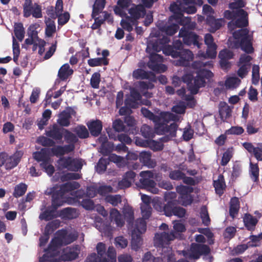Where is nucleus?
<instances>
[{"label":"nucleus","instance_id":"nucleus-1","mask_svg":"<svg viewBox=\"0 0 262 262\" xmlns=\"http://www.w3.org/2000/svg\"><path fill=\"white\" fill-rule=\"evenodd\" d=\"M213 76L210 70L201 69L197 71L195 77L192 74H186L182 76V79L184 83L187 84L190 93L195 95L200 88L205 87L207 83L211 82Z\"/></svg>","mask_w":262,"mask_h":262},{"label":"nucleus","instance_id":"nucleus-2","mask_svg":"<svg viewBox=\"0 0 262 262\" xmlns=\"http://www.w3.org/2000/svg\"><path fill=\"white\" fill-rule=\"evenodd\" d=\"M178 128V125L176 122L171 123L169 125L162 122L156 125L155 130L158 135H166L162 137L160 140L163 142H167L171 140L173 137H176Z\"/></svg>","mask_w":262,"mask_h":262},{"label":"nucleus","instance_id":"nucleus-3","mask_svg":"<svg viewBox=\"0 0 262 262\" xmlns=\"http://www.w3.org/2000/svg\"><path fill=\"white\" fill-rule=\"evenodd\" d=\"M249 31L247 29H241L235 31L234 34L235 38H241L240 47L241 49L247 54H252L254 51L253 47L252 39L248 35Z\"/></svg>","mask_w":262,"mask_h":262},{"label":"nucleus","instance_id":"nucleus-4","mask_svg":"<svg viewBox=\"0 0 262 262\" xmlns=\"http://www.w3.org/2000/svg\"><path fill=\"white\" fill-rule=\"evenodd\" d=\"M176 191L180 196L179 199L184 206L191 205L193 201V197L191 193L193 191L192 187L180 185L177 186Z\"/></svg>","mask_w":262,"mask_h":262},{"label":"nucleus","instance_id":"nucleus-5","mask_svg":"<svg viewBox=\"0 0 262 262\" xmlns=\"http://www.w3.org/2000/svg\"><path fill=\"white\" fill-rule=\"evenodd\" d=\"M57 162L62 169H67L72 171L77 172L82 167V164L79 159L71 157H61Z\"/></svg>","mask_w":262,"mask_h":262},{"label":"nucleus","instance_id":"nucleus-6","mask_svg":"<svg viewBox=\"0 0 262 262\" xmlns=\"http://www.w3.org/2000/svg\"><path fill=\"white\" fill-rule=\"evenodd\" d=\"M179 36L183 38L184 44L187 46L193 45L201 48L202 43L199 42L200 36L194 32L189 31L185 27H183L179 31Z\"/></svg>","mask_w":262,"mask_h":262},{"label":"nucleus","instance_id":"nucleus-7","mask_svg":"<svg viewBox=\"0 0 262 262\" xmlns=\"http://www.w3.org/2000/svg\"><path fill=\"white\" fill-rule=\"evenodd\" d=\"M163 60L162 56L157 53H151L147 63L148 67L157 73L164 72L167 70V67L166 65L162 63Z\"/></svg>","mask_w":262,"mask_h":262},{"label":"nucleus","instance_id":"nucleus-8","mask_svg":"<svg viewBox=\"0 0 262 262\" xmlns=\"http://www.w3.org/2000/svg\"><path fill=\"white\" fill-rule=\"evenodd\" d=\"M210 252L211 249L207 245L192 243L190 249V257L194 259H198L202 255H208Z\"/></svg>","mask_w":262,"mask_h":262},{"label":"nucleus","instance_id":"nucleus-9","mask_svg":"<svg viewBox=\"0 0 262 262\" xmlns=\"http://www.w3.org/2000/svg\"><path fill=\"white\" fill-rule=\"evenodd\" d=\"M128 13L130 16L127 17L128 19L133 23V25H135L137 20L145 16L146 11L145 8L142 4H133L128 10Z\"/></svg>","mask_w":262,"mask_h":262},{"label":"nucleus","instance_id":"nucleus-10","mask_svg":"<svg viewBox=\"0 0 262 262\" xmlns=\"http://www.w3.org/2000/svg\"><path fill=\"white\" fill-rule=\"evenodd\" d=\"M140 176L141 177L139 180L140 187L141 188L150 190L155 187L156 183L151 179L154 178V173L151 171H141L140 173Z\"/></svg>","mask_w":262,"mask_h":262},{"label":"nucleus","instance_id":"nucleus-11","mask_svg":"<svg viewBox=\"0 0 262 262\" xmlns=\"http://www.w3.org/2000/svg\"><path fill=\"white\" fill-rule=\"evenodd\" d=\"M64 128L54 123L50 125L46 130V135L53 140L60 141L63 137Z\"/></svg>","mask_w":262,"mask_h":262},{"label":"nucleus","instance_id":"nucleus-12","mask_svg":"<svg viewBox=\"0 0 262 262\" xmlns=\"http://www.w3.org/2000/svg\"><path fill=\"white\" fill-rule=\"evenodd\" d=\"M234 54L232 51L229 49H225L221 50L219 54L220 64L223 70H227L231 67V63L229 60L233 57Z\"/></svg>","mask_w":262,"mask_h":262},{"label":"nucleus","instance_id":"nucleus-13","mask_svg":"<svg viewBox=\"0 0 262 262\" xmlns=\"http://www.w3.org/2000/svg\"><path fill=\"white\" fill-rule=\"evenodd\" d=\"M178 57L180 58L177 61L176 65L179 66L186 67L188 65L189 62L192 60L193 54L192 52L188 49H184L181 51H178Z\"/></svg>","mask_w":262,"mask_h":262},{"label":"nucleus","instance_id":"nucleus-14","mask_svg":"<svg viewBox=\"0 0 262 262\" xmlns=\"http://www.w3.org/2000/svg\"><path fill=\"white\" fill-rule=\"evenodd\" d=\"M155 237L159 240V244L162 249L163 247H169L168 246L169 242L174 240L176 238V235L173 231L170 233L163 232L160 234L157 233Z\"/></svg>","mask_w":262,"mask_h":262},{"label":"nucleus","instance_id":"nucleus-15","mask_svg":"<svg viewBox=\"0 0 262 262\" xmlns=\"http://www.w3.org/2000/svg\"><path fill=\"white\" fill-rule=\"evenodd\" d=\"M42 212L39 216L40 220L45 221H49L57 218L59 215L58 214L57 210L52 205L48 206L43 211V209H41Z\"/></svg>","mask_w":262,"mask_h":262},{"label":"nucleus","instance_id":"nucleus-16","mask_svg":"<svg viewBox=\"0 0 262 262\" xmlns=\"http://www.w3.org/2000/svg\"><path fill=\"white\" fill-rule=\"evenodd\" d=\"M75 113V111L72 108H70L69 112L63 111L59 114L57 123L61 127L69 126L70 125L71 115Z\"/></svg>","mask_w":262,"mask_h":262},{"label":"nucleus","instance_id":"nucleus-17","mask_svg":"<svg viewBox=\"0 0 262 262\" xmlns=\"http://www.w3.org/2000/svg\"><path fill=\"white\" fill-rule=\"evenodd\" d=\"M79 251L80 250L78 245L67 248L64 252L61 255V259L64 261L73 260L78 257Z\"/></svg>","mask_w":262,"mask_h":262},{"label":"nucleus","instance_id":"nucleus-18","mask_svg":"<svg viewBox=\"0 0 262 262\" xmlns=\"http://www.w3.org/2000/svg\"><path fill=\"white\" fill-rule=\"evenodd\" d=\"M23 155V151H16L12 156L6 160L5 163L6 169L10 170L16 167L19 163Z\"/></svg>","mask_w":262,"mask_h":262},{"label":"nucleus","instance_id":"nucleus-19","mask_svg":"<svg viewBox=\"0 0 262 262\" xmlns=\"http://www.w3.org/2000/svg\"><path fill=\"white\" fill-rule=\"evenodd\" d=\"M133 76L136 79H149L152 82L156 81L155 75L151 72H146L141 69L134 71Z\"/></svg>","mask_w":262,"mask_h":262},{"label":"nucleus","instance_id":"nucleus-20","mask_svg":"<svg viewBox=\"0 0 262 262\" xmlns=\"http://www.w3.org/2000/svg\"><path fill=\"white\" fill-rule=\"evenodd\" d=\"M52 193L51 205L54 207L55 209H58L66 202L64 195L63 192H60L58 189L53 190Z\"/></svg>","mask_w":262,"mask_h":262},{"label":"nucleus","instance_id":"nucleus-21","mask_svg":"<svg viewBox=\"0 0 262 262\" xmlns=\"http://www.w3.org/2000/svg\"><path fill=\"white\" fill-rule=\"evenodd\" d=\"M90 134L94 137H98L102 129V123L99 120H92L86 123Z\"/></svg>","mask_w":262,"mask_h":262},{"label":"nucleus","instance_id":"nucleus-22","mask_svg":"<svg viewBox=\"0 0 262 262\" xmlns=\"http://www.w3.org/2000/svg\"><path fill=\"white\" fill-rule=\"evenodd\" d=\"M206 23L210 27L211 32H215L225 24V21L224 18L215 19L213 16L208 15L206 18Z\"/></svg>","mask_w":262,"mask_h":262},{"label":"nucleus","instance_id":"nucleus-23","mask_svg":"<svg viewBox=\"0 0 262 262\" xmlns=\"http://www.w3.org/2000/svg\"><path fill=\"white\" fill-rule=\"evenodd\" d=\"M233 107V106H229L226 102H220L219 106V112L222 120L225 121L231 116Z\"/></svg>","mask_w":262,"mask_h":262},{"label":"nucleus","instance_id":"nucleus-24","mask_svg":"<svg viewBox=\"0 0 262 262\" xmlns=\"http://www.w3.org/2000/svg\"><path fill=\"white\" fill-rule=\"evenodd\" d=\"M74 71L68 63L63 64L58 72V77L61 81H66L73 74Z\"/></svg>","mask_w":262,"mask_h":262},{"label":"nucleus","instance_id":"nucleus-25","mask_svg":"<svg viewBox=\"0 0 262 262\" xmlns=\"http://www.w3.org/2000/svg\"><path fill=\"white\" fill-rule=\"evenodd\" d=\"M213 185L216 194L219 196L222 195L226 188L224 177L223 174H220L218 176L217 180L214 181Z\"/></svg>","mask_w":262,"mask_h":262},{"label":"nucleus","instance_id":"nucleus-26","mask_svg":"<svg viewBox=\"0 0 262 262\" xmlns=\"http://www.w3.org/2000/svg\"><path fill=\"white\" fill-rule=\"evenodd\" d=\"M110 217L111 221H114L118 227H122L124 225V221L120 212L116 208L110 210Z\"/></svg>","mask_w":262,"mask_h":262},{"label":"nucleus","instance_id":"nucleus-27","mask_svg":"<svg viewBox=\"0 0 262 262\" xmlns=\"http://www.w3.org/2000/svg\"><path fill=\"white\" fill-rule=\"evenodd\" d=\"M50 149L44 148H42L40 151L34 152L33 154L34 159L38 162L45 161L47 159H50Z\"/></svg>","mask_w":262,"mask_h":262},{"label":"nucleus","instance_id":"nucleus-28","mask_svg":"<svg viewBox=\"0 0 262 262\" xmlns=\"http://www.w3.org/2000/svg\"><path fill=\"white\" fill-rule=\"evenodd\" d=\"M240 208L239 199L234 196L231 199L229 206V214L234 218L238 213Z\"/></svg>","mask_w":262,"mask_h":262},{"label":"nucleus","instance_id":"nucleus-29","mask_svg":"<svg viewBox=\"0 0 262 262\" xmlns=\"http://www.w3.org/2000/svg\"><path fill=\"white\" fill-rule=\"evenodd\" d=\"M244 225L247 230L253 231L255 229L258 220L250 214H246L243 218Z\"/></svg>","mask_w":262,"mask_h":262},{"label":"nucleus","instance_id":"nucleus-30","mask_svg":"<svg viewBox=\"0 0 262 262\" xmlns=\"http://www.w3.org/2000/svg\"><path fill=\"white\" fill-rule=\"evenodd\" d=\"M80 187V185L78 182L72 181L62 184L58 190L64 195L66 193L77 189Z\"/></svg>","mask_w":262,"mask_h":262},{"label":"nucleus","instance_id":"nucleus-31","mask_svg":"<svg viewBox=\"0 0 262 262\" xmlns=\"http://www.w3.org/2000/svg\"><path fill=\"white\" fill-rule=\"evenodd\" d=\"M60 216L64 219L72 220L77 217L78 214L75 208L67 207L60 211Z\"/></svg>","mask_w":262,"mask_h":262},{"label":"nucleus","instance_id":"nucleus-32","mask_svg":"<svg viewBox=\"0 0 262 262\" xmlns=\"http://www.w3.org/2000/svg\"><path fill=\"white\" fill-rule=\"evenodd\" d=\"M145 219L140 218L136 221L135 228L132 233H136L141 235L146 230V222Z\"/></svg>","mask_w":262,"mask_h":262},{"label":"nucleus","instance_id":"nucleus-33","mask_svg":"<svg viewBox=\"0 0 262 262\" xmlns=\"http://www.w3.org/2000/svg\"><path fill=\"white\" fill-rule=\"evenodd\" d=\"M162 255L161 259L166 262H176L175 255L172 252V249L170 247H163L162 249Z\"/></svg>","mask_w":262,"mask_h":262},{"label":"nucleus","instance_id":"nucleus-34","mask_svg":"<svg viewBox=\"0 0 262 262\" xmlns=\"http://www.w3.org/2000/svg\"><path fill=\"white\" fill-rule=\"evenodd\" d=\"M216 49V45L207 47L206 53L200 51L198 53V56L200 57H203L204 58H214L216 57L217 54Z\"/></svg>","mask_w":262,"mask_h":262},{"label":"nucleus","instance_id":"nucleus-35","mask_svg":"<svg viewBox=\"0 0 262 262\" xmlns=\"http://www.w3.org/2000/svg\"><path fill=\"white\" fill-rule=\"evenodd\" d=\"M130 97L132 98L125 100V104L129 106L130 107L134 108L133 103H135L136 101L140 100L141 99V95L137 90H133L130 91Z\"/></svg>","mask_w":262,"mask_h":262},{"label":"nucleus","instance_id":"nucleus-36","mask_svg":"<svg viewBox=\"0 0 262 262\" xmlns=\"http://www.w3.org/2000/svg\"><path fill=\"white\" fill-rule=\"evenodd\" d=\"M105 0H96L93 7L92 17L97 16L104 9L105 6Z\"/></svg>","mask_w":262,"mask_h":262},{"label":"nucleus","instance_id":"nucleus-37","mask_svg":"<svg viewBox=\"0 0 262 262\" xmlns=\"http://www.w3.org/2000/svg\"><path fill=\"white\" fill-rule=\"evenodd\" d=\"M141 112L145 117L153 121L155 123H156V125L159 123H162L161 122V118L159 116L155 115L152 112H151L147 108L142 107L141 110Z\"/></svg>","mask_w":262,"mask_h":262},{"label":"nucleus","instance_id":"nucleus-38","mask_svg":"<svg viewBox=\"0 0 262 262\" xmlns=\"http://www.w3.org/2000/svg\"><path fill=\"white\" fill-rule=\"evenodd\" d=\"M151 154L149 151H142L140 154L139 160L144 165L153 167L151 160Z\"/></svg>","mask_w":262,"mask_h":262},{"label":"nucleus","instance_id":"nucleus-39","mask_svg":"<svg viewBox=\"0 0 262 262\" xmlns=\"http://www.w3.org/2000/svg\"><path fill=\"white\" fill-rule=\"evenodd\" d=\"M14 33L19 41H22L25 36V29L21 23H15Z\"/></svg>","mask_w":262,"mask_h":262},{"label":"nucleus","instance_id":"nucleus-40","mask_svg":"<svg viewBox=\"0 0 262 262\" xmlns=\"http://www.w3.org/2000/svg\"><path fill=\"white\" fill-rule=\"evenodd\" d=\"M60 223V221L57 220L49 222L45 226L43 233L50 236L59 227Z\"/></svg>","mask_w":262,"mask_h":262},{"label":"nucleus","instance_id":"nucleus-41","mask_svg":"<svg viewBox=\"0 0 262 262\" xmlns=\"http://www.w3.org/2000/svg\"><path fill=\"white\" fill-rule=\"evenodd\" d=\"M23 6L24 16L26 18L29 17L32 14L34 4H33L32 0H25Z\"/></svg>","mask_w":262,"mask_h":262},{"label":"nucleus","instance_id":"nucleus-42","mask_svg":"<svg viewBox=\"0 0 262 262\" xmlns=\"http://www.w3.org/2000/svg\"><path fill=\"white\" fill-rule=\"evenodd\" d=\"M123 213L129 225L132 224L134 220V212L132 207L127 206L123 208Z\"/></svg>","mask_w":262,"mask_h":262},{"label":"nucleus","instance_id":"nucleus-43","mask_svg":"<svg viewBox=\"0 0 262 262\" xmlns=\"http://www.w3.org/2000/svg\"><path fill=\"white\" fill-rule=\"evenodd\" d=\"M77 137L80 139H85L89 137V133L86 127L83 125L76 126L73 130Z\"/></svg>","mask_w":262,"mask_h":262},{"label":"nucleus","instance_id":"nucleus-44","mask_svg":"<svg viewBox=\"0 0 262 262\" xmlns=\"http://www.w3.org/2000/svg\"><path fill=\"white\" fill-rule=\"evenodd\" d=\"M246 12L243 9H239L237 12L225 10L224 12V16L225 18L230 20L235 18L237 16H245L247 15Z\"/></svg>","mask_w":262,"mask_h":262},{"label":"nucleus","instance_id":"nucleus-45","mask_svg":"<svg viewBox=\"0 0 262 262\" xmlns=\"http://www.w3.org/2000/svg\"><path fill=\"white\" fill-rule=\"evenodd\" d=\"M27 187V185L23 183L16 185L14 187L13 195L16 198L23 196L26 193Z\"/></svg>","mask_w":262,"mask_h":262},{"label":"nucleus","instance_id":"nucleus-46","mask_svg":"<svg viewBox=\"0 0 262 262\" xmlns=\"http://www.w3.org/2000/svg\"><path fill=\"white\" fill-rule=\"evenodd\" d=\"M109 164V160L107 158H101L96 165V171L98 173L101 174L104 173L107 168V165Z\"/></svg>","mask_w":262,"mask_h":262},{"label":"nucleus","instance_id":"nucleus-47","mask_svg":"<svg viewBox=\"0 0 262 262\" xmlns=\"http://www.w3.org/2000/svg\"><path fill=\"white\" fill-rule=\"evenodd\" d=\"M105 201L106 202L112 204L114 207H116L118 206L119 204L121 203L122 198L120 194H109L105 196Z\"/></svg>","mask_w":262,"mask_h":262},{"label":"nucleus","instance_id":"nucleus-48","mask_svg":"<svg viewBox=\"0 0 262 262\" xmlns=\"http://www.w3.org/2000/svg\"><path fill=\"white\" fill-rule=\"evenodd\" d=\"M176 205L177 202L176 200H170L168 201L163 207V211L165 214L167 216H172Z\"/></svg>","mask_w":262,"mask_h":262},{"label":"nucleus","instance_id":"nucleus-49","mask_svg":"<svg viewBox=\"0 0 262 262\" xmlns=\"http://www.w3.org/2000/svg\"><path fill=\"white\" fill-rule=\"evenodd\" d=\"M57 233L58 237L55 239V240L52 239V241L51 242H53L52 244L55 247L56 245H55V244L56 245H59L63 244V243L64 242L68 233L66 230L62 229L61 230L58 231Z\"/></svg>","mask_w":262,"mask_h":262},{"label":"nucleus","instance_id":"nucleus-50","mask_svg":"<svg viewBox=\"0 0 262 262\" xmlns=\"http://www.w3.org/2000/svg\"><path fill=\"white\" fill-rule=\"evenodd\" d=\"M88 63L91 67H95L102 65L107 66L108 64V62L105 59L98 57L90 58L88 60Z\"/></svg>","mask_w":262,"mask_h":262},{"label":"nucleus","instance_id":"nucleus-51","mask_svg":"<svg viewBox=\"0 0 262 262\" xmlns=\"http://www.w3.org/2000/svg\"><path fill=\"white\" fill-rule=\"evenodd\" d=\"M63 136L66 141L69 144L75 145L78 141L77 137L67 129H64Z\"/></svg>","mask_w":262,"mask_h":262},{"label":"nucleus","instance_id":"nucleus-52","mask_svg":"<svg viewBox=\"0 0 262 262\" xmlns=\"http://www.w3.org/2000/svg\"><path fill=\"white\" fill-rule=\"evenodd\" d=\"M250 177L254 182H257L258 180L259 177V167L258 164L250 163Z\"/></svg>","mask_w":262,"mask_h":262},{"label":"nucleus","instance_id":"nucleus-53","mask_svg":"<svg viewBox=\"0 0 262 262\" xmlns=\"http://www.w3.org/2000/svg\"><path fill=\"white\" fill-rule=\"evenodd\" d=\"M260 68L258 65L254 64L252 66V83L254 85H257L259 82Z\"/></svg>","mask_w":262,"mask_h":262},{"label":"nucleus","instance_id":"nucleus-54","mask_svg":"<svg viewBox=\"0 0 262 262\" xmlns=\"http://www.w3.org/2000/svg\"><path fill=\"white\" fill-rule=\"evenodd\" d=\"M183 6L181 2L173 3L170 6V10L174 14H177L179 17H181L183 16Z\"/></svg>","mask_w":262,"mask_h":262},{"label":"nucleus","instance_id":"nucleus-55","mask_svg":"<svg viewBox=\"0 0 262 262\" xmlns=\"http://www.w3.org/2000/svg\"><path fill=\"white\" fill-rule=\"evenodd\" d=\"M200 216L202 221L203 224L208 226L210 223V219L209 216L207 207L203 206L201 208Z\"/></svg>","mask_w":262,"mask_h":262},{"label":"nucleus","instance_id":"nucleus-56","mask_svg":"<svg viewBox=\"0 0 262 262\" xmlns=\"http://www.w3.org/2000/svg\"><path fill=\"white\" fill-rule=\"evenodd\" d=\"M141 241V235L136 233H132L131 245L132 249L138 250L140 246Z\"/></svg>","mask_w":262,"mask_h":262},{"label":"nucleus","instance_id":"nucleus-57","mask_svg":"<svg viewBox=\"0 0 262 262\" xmlns=\"http://www.w3.org/2000/svg\"><path fill=\"white\" fill-rule=\"evenodd\" d=\"M141 135L146 139L153 137L154 132L151 127L146 124H143L140 129Z\"/></svg>","mask_w":262,"mask_h":262},{"label":"nucleus","instance_id":"nucleus-58","mask_svg":"<svg viewBox=\"0 0 262 262\" xmlns=\"http://www.w3.org/2000/svg\"><path fill=\"white\" fill-rule=\"evenodd\" d=\"M38 143L43 146L52 147L55 144V141L51 138L44 136L39 137L37 139Z\"/></svg>","mask_w":262,"mask_h":262},{"label":"nucleus","instance_id":"nucleus-59","mask_svg":"<svg viewBox=\"0 0 262 262\" xmlns=\"http://www.w3.org/2000/svg\"><path fill=\"white\" fill-rule=\"evenodd\" d=\"M114 144L112 142H108L105 144H101L100 146V152L103 156L109 155L114 150Z\"/></svg>","mask_w":262,"mask_h":262},{"label":"nucleus","instance_id":"nucleus-60","mask_svg":"<svg viewBox=\"0 0 262 262\" xmlns=\"http://www.w3.org/2000/svg\"><path fill=\"white\" fill-rule=\"evenodd\" d=\"M185 176V173L180 170H171L169 173V177L173 180H181Z\"/></svg>","mask_w":262,"mask_h":262},{"label":"nucleus","instance_id":"nucleus-61","mask_svg":"<svg viewBox=\"0 0 262 262\" xmlns=\"http://www.w3.org/2000/svg\"><path fill=\"white\" fill-rule=\"evenodd\" d=\"M242 169L241 165L237 163H234L232 167L231 173V179L232 180H235L241 174Z\"/></svg>","mask_w":262,"mask_h":262},{"label":"nucleus","instance_id":"nucleus-62","mask_svg":"<svg viewBox=\"0 0 262 262\" xmlns=\"http://www.w3.org/2000/svg\"><path fill=\"white\" fill-rule=\"evenodd\" d=\"M55 31L56 26L55 22L53 20H50L46 25L45 29L46 35L48 37H51Z\"/></svg>","mask_w":262,"mask_h":262},{"label":"nucleus","instance_id":"nucleus-63","mask_svg":"<svg viewBox=\"0 0 262 262\" xmlns=\"http://www.w3.org/2000/svg\"><path fill=\"white\" fill-rule=\"evenodd\" d=\"M56 16L58 17V25L61 26L67 24L70 18V15L68 12H65L63 14L61 13Z\"/></svg>","mask_w":262,"mask_h":262},{"label":"nucleus","instance_id":"nucleus-64","mask_svg":"<svg viewBox=\"0 0 262 262\" xmlns=\"http://www.w3.org/2000/svg\"><path fill=\"white\" fill-rule=\"evenodd\" d=\"M161 258L156 257L150 252L145 253L142 258V262H160Z\"/></svg>","mask_w":262,"mask_h":262}]
</instances>
